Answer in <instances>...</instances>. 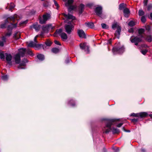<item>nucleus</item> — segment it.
Wrapping results in <instances>:
<instances>
[{
    "label": "nucleus",
    "instance_id": "9d476101",
    "mask_svg": "<svg viewBox=\"0 0 152 152\" xmlns=\"http://www.w3.org/2000/svg\"><path fill=\"white\" fill-rule=\"evenodd\" d=\"M102 7L100 6L96 7L95 9V12L96 15L101 18H102Z\"/></svg>",
    "mask_w": 152,
    "mask_h": 152
},
{
    "label": "nucleus",
    "instance_id": "864d4df0",
    "mask_svg": "<svg viewBox=\"0 0 152 152\" xmlns=\"http://www.w3.org/2000/svg\"><path fill=\"white\" fill-rule=\"evenodd\" d=\"M148 0H144V6H146L148 3Z\"/></svg>",
    "mask_w": 152,
    "mask_h": 152
},
{
    "label": "nucleus",
    "instance_id": "603ef678",
    "mask_svg": "<svg viewBox=\"0 0 152 152\" xmlns=\"http://www.w3.org/2000/svg\"><path fill=\"white\" fill-rule=\"evenodd\" d=\"M128 31L130 33H132L134 32V29L132 28H131L128 30Z\"/></svg>",
    "mask_w": 152,
    "mask_h": 152
},
{
    "label": "nucleus",
    "instance_id": "9b49d317",
    "mask_svg": "<svg viewBox=\"0 0 152 152\" xmlns=\"http://www.w3.org/2000/svg\"><path fill=\"white\" fill-rule=\"evenodd\" d=\"M41 45L39 44L36 43V42L31 41L28 45L27 46L28 47H34L38 49L39 48V46Z\"/></svg>",
    "mask_w": 152,
    "mask_h": 152
},
{
    "label": "nucleus",
    "instance_id": "4468645a",
    "mask_svg": "<svg viewBox=\"0 0 152 152\" xmlns=\"http://www.w3.org/2000/svg\"><path fill=\"white\" fill-rule=\"evenodd\" d=\"M18 54L21 57H23L25 56L26 52V48H21L18 49Z\"/></svg>",
    "mask_w": 152,
    "mask_h": 152
},
{
    "label": "nucleus",
    "instance_id": "e2e57ef3",
    "mask_svg": "<svg viewBox=\"0 0 152 152\" xmlns=\"http://www.w3.org/2000/svg\"><path fill=\"white\" fill-rule=\"evenodd\" d=\"M146 30H147L148 31H149L150 30V28L149 26H148V27H146Z\"/></svg>",
    "mask_w": 152,
    "mask_h": 152
},
{
    "label": "nucleus",
    "instance_id": "79ce46f5",
    "mask_svg": "<svg viewBox=\"0 0 152 152\" xmlns=\"http://www.w3.org/2000/svg\"><path fill=\"white\" fill-rule=\"evenodd\" d=\"M148 50L147 49H145L144 50H142L141 51V53L144 55H145L146 53L148 52Z\"/></svg>",
    "mask_w": 152,
    "mask_h": 152
},
{
    "label": "nucleus",
    "instance_id": "f03ea898",
    "mask_svg": "<svg viewBox=\"0 0 152 152\" xmlns=\"http://www.w3.org/2000/svg\"><path fill=\"white\" fill-rule=\"evenodd\" d=\"M65 2V5L68 7V10L69 12H70L72 11L75 10H77V6L76 5H71L73 3V0H63Z\"/></svg>",
    "mask_w": 152,
    "mask_h": 152
},
{
    "label": "nucleus",
    "instance_id": "2eb2a0df",
    "mask_svg": "<svg viewBox=\"0 0 152 152\" xmlns=\"http://www.w3.org/2000/svg\"><path fill=\"white\" fill-rule=\"evenodd\" d=\"M20 56L18 53L15 55L14 58L16 64H18L20 63L21 61Z\"/></svg>",
    "mask_w": 152,
    "mask_h": 152
},
{
    "label": "nucleus",
    "instance_id": "423d86ee",
    "mask_svg": "<svg viewBox=\"0 0 152 152\" xmlns=\"http://www.w3.org/2000/svg\"><path fill=\"white\" fill-rule=\"evenodd\" d=\"M132 36L130 38V41L132 43H134V45H137L138 43L142 40V38L144 37V36L141 35V37H139L137 36L134 37L133 38H132Z\"/></svg>",
    "mask_w": 152,
    "mask_h": 152
},
{
    "label": "nucleus",
    "instance_id": "5fc2aeb1",
    "mask_svg": "<svg viewBox=\"0 0 152 152\" xmlns=\"http://www.w3.org/2000/svg\"><path fill=\"white\" fill-rule=\"evenodd\" d=\"M123 124V123H119L118 124H117L116 125V126L118 127H120Z\"/></svg>",
    "mask_w": 152,
    "mask_h": 152
},
{
    "label": "nucleus",
    "instance_id": "0e129e2a",
    "mask_svg": "<svg viewBox=\"0 0 152 152\" xmlns=\"http://www.w3.org/2000/svg\"><path fill=\"white\" fill-rule=\"evenodd\" d=\"M141 151L142 152H146L144 148H142L141 149Z\"/></svg>",
    "mask_w": 152,
    "mask_h": 152
},
{
    "label": "nucleus",
    "instance_id": "a211bd4d",
    "mask_svg": "<svg viewBox=\"0 0 152 152\" xmlns=\"http://www.w3.org/2000/svg\"><path fill=\"white\" fill-rule=\"evenodd\" d=\"M64 16L67 19L71 20L72 21L75 19V17L69 13L67 14H64Z\"/></svg>",
    "mask_w": 152,
    "mask_h": 152
},
{
    "label": "nucleus",
    "instance_id": "4d7b16f0",
    "mask_svg": "<svg viewBox=\"0 0 152 152\" xmlns=\"http://www.w3.org/2000/svg\"><path fill=\"white\" fill-rule=\"evenodd\" d=\"M27 22V20L22 21L20 23V24H26Z\"/></svg>",
    "mask_w": 152,
    "mask_h": 152
},
{
    "label": "nucleus",
    "instance_id": "f704fd0d",
    "mask_svg": "<svg viewBox=\"0 0 152 152\" xmlns=\"http://www.w3.org/2000/svg\"><path fill=\"white\" fill-rule=\"evenodd\" d=\"M1 78L4 81H7L8 78V76L7 75H2L1 76Z\"/></svg>",
    "mask_w": 152,
    "mask_h": 152
},
{
    "label": "nucleus",
    "instance_id": "c9c22d12",
    "mask_svg": "<svg viewBox=\"0 0 152 152\" xmlns=\"http://www.w3.org/2000/svg\"><path fill=\"white\" fill-rule=\"evenodd\" d=\"M51 52L54 54H56L57 53V48H52L51 50Z\"/></svg>",
    "mask_w": 152,
    "mask_h": 152
},
{
    "label": "nucleus",
    "instance_id": "a878e982",
    "mask_svg": "<svg viewBox=\"0 0 152 152\" xmlns=\"http://www.w3.org/2000/svg\"><path fill=\"white\" fill-rule=\"evenodd\" d=\"M37 58L40 61H42L45 59L44 56L42 54H39L37 55Z\"/></svg>",
    "mask_w": 152,
    "mask_h": 152
},
{
    "label": "nucleus",
    "instance_id": "680f3d73",
    "mask_svg": "<svg viewBox=\"0 0 152 152\" xmlns=\"http://www.w3.org/2000/svg\"><path fill=\"white\" fill-rule=\"evenodd\" d=\"M57 36V30H56L54 34V36L56 37Z\"/></svg>",
    "mask_w": 152,
    "mask_h": 152
},
{
    "label": "nucleus",
    "instance_id": "a18cd8bd",
    "mask_svg": "<svg viewBox=\"0 0 152 152\" xmlns=\"http://www.w3.org/2000/svg\"><path fill=\"white\" fill-rule=\"evenodd\" d=\"M26 52H27L30 55H32V51L28 49L26 50Z\"/></svg>",
    "mask_w": 152,
    "mask_h": 152
},
{
    "label": "nucleus",
    "instance_id": "2f4dec72",
    "mask_svg": "<svg viewBox=\"0 0 152 152\" xmlns=\"http://www.w3.org/2000/svg\"><path fill=\"white\" fill-rule=\"evenodd\" d=\"M8 23V20H7V19L5 21L4 23L1 24L0 26V27L2 28H5L6 27L7 24V23Z\"/></svg>",
    "mask_w": 152,
    "mask_h": 152
},
{
    "label": "nucleus",
    "instance_id": "aec40b11",
    "mask_svg": "<svg viewBox=\"0 0 152 152\" xmlns=\"http://www.w3.org/2000/svg\"><path fill=\"white\" fill-rule=\"evenodd\" d=\"M123 12L124 16L126 18L129 17V15L130 13V11L127 8H125L123 10Z\"/></svg>",
    "mask_w": 152,
    "mask_h": 152
},
{
    "label": "nucleus",
    "instance_id": "8fccbe9b",
    "mask_svg": "<svg viewBox=\"0 0 152 152\" xmlns=\"http://www.w3.org/2000/svg\"><path fill=\"white\" fill-rule=\"evenodd\" d=\"M2 41H1L3 42L4 43H5L6 42V36L3 37L2 38Z\"/></svg>",
    "mask_w": 152,
    "mask_h": 152
},
{
    "label": "nucleus",
    "instance_id": "473e14b6",
    "mask_svg": "<svg viewBox=\"0 0 152 152\" xmlns=\"http://www.w3.org/2000/svg\"><path fill=\"white\" fill-rule=\"evenodd\" d=\"M45 44L46 46L49 47H50L52 45V42L50 40H47L45 42Z\"/></svg>",
    "mask_w": 152,
    "mask_h": 152
},
{
    "label": "nucleus",
    "instance_id": "5701e85b",
    "mask_svg": "<svg viewBox=\"0 0 152 152\" xmlns=\"http://www.w3.org/2000/svg\"><path fill=\"white\" fill-rule=\"evenodd\" d=\"M85 25L87 27L91 28H93L94 27V23L92 22H86L85 23Z\"/></svg>",
    "mask_w": 152,
    "mask_h": 152
},
{
    "label": "nucleus",
    "instance_id": "b1692460",
    "mask_svg": "<svg viewBox=\"0 0 152 152\" xmlns=\"http://www.w3.org/2000/svg\"><path fill=\"white\" fill-rule=\"evenodd\" d=\"M17 23L13 24L11 23L10 25H9L7 27V30H11L13 28H15L17 27Z\"/></svg>",
    "mask_w": 152,
    "mask_h": 152
},
{
    "label": "nucleus",
    "instance_id": "6ab92c4d",
    "mask_svg": "<svg viewBox=\"0 0 152 152\" xmlns=\"http://www.w3.org/2000/svg\"><path fill=\"white\" fill-rule=\"evenodd\" d=\"M61 39L63 41H66L68 37L67 34L64 32H62L59 34Z\"/></svg>",
    "mask_w": 152,
    "mask_h": 152
},
{
    "label": "nucleus",
    "instance_id": "ddd939ff",
    "mask_svg": "<svg viewBox=\"0 0 152 152\" xmlns=\"http://www.w3.org/2000/svg\"><path fill=\"white\" fill-rule=\"evenodd\" d=\"M52 29L51 24H48L45 26H44L42 27V30L45 32L47 33L49 29Z\"/></svg>",
    "mask_w": 152,
    "mask_h": 152
},
{
    "label": "nucleus",
    "instance_id": "4c0bfd02",
    "mask_svg": "<svg viewBox=\"0 0 152 152\" xmlns=\"http://www.w3.org/2000/svg\"><path fill=\"white\" fill-rule=\"evenodd\" d=\"M145 14V12L142 10H140L139 11V15L140 16H141L144 15Z\"/></svg>",
    "mask_w": 152,
    "mask_h": 152
},
{
    "label": "nucleus",
    "instance_id": "774afa93",
    "mask_svg": "<svg viewBox=\"0 0 152 152\" xmlns=\"http://www.w3.org/2000/svg\"><path fill=\"white\" fill-rule=\"evenodd\" d=\"M122 129L124 131L126 132V130L125 129L124 127H123L122 128Z\"/></svg>",
    "mask_w": 152,
    "mask_h": 152
},
{
    "label": "nucleus",
    "instance_id": "cd10ccee",
    "mask_svg": "<svg viewBox=\"0 0 152 152\" xmlns=\"http://www.w3.org/2000/svg\"><path fill=\"white\" fill-rule=\"evenodd\" d=\"M31 27L34 28L36 31H37L39 30L40 25L38 24H34Z\"/></svg>",
    "mask_w": 152,
    "mask_h": 152
},
{
    "label": "nucleus",
    "instance_id": "bb28decb",
    "mask_svg": "<svg viewBox=\"0 0 152 152\" xmlns=\"http://www.w3.org/2000/svg\"><path fill=\"white\" fill-rule=\"evenodd\" d=\"M20 37V33L18 32H15L13 38L17 40Z\"/></svg>",
    "mask_w": 152,
    "mask_h": 152
},
{
    "label": "nucleus",
    "instance_id": "a19ab883",
    "mask_svg": "<svg viewBox=\"0 0 152 152\" xmlns=\"http://www.w3.org/2000/svg\"><path fill=\"white\" fill-rule=\"evenodd\" d=\"M141 20L142 23H144L146 21V19L144 16H142L141 17Z\"/></svg>",
    "mask_w": 152,
    "mask_h": 152
},
{
    "label": "nucleus",
    "instance_id": "c03bdc74",
    "mask_svg": "<svg viewBox=\"0 0 152 152\" xmlns=\"http://www.w3.org/2000/svg\"><path fill=\"white\" fill-rule=\"evenodd\" d=\"M15 5L14 4L11 3L10 6L9 10H11L14 7Z\"/></svg>",
    "mask_w": 152,
    "mask_h": 152
},
{
    "label": "nucleus",
    "instance_id": "393cba45",
    "mask_svg": "<svg viewBox=\"0 0 152 152\" xmlns=\"http://www.w3.org/2000/svg\"><path fill=\"white\" fill-rule=\"evenodd\" d=\"M148 42H151L152 40V36L151 35H146L143 38Z\"/></svg>",
    "mask_w": 152,
    "mask_h": 152
},
{
    "label": "nucleus",
    "instance_id": "72a5a7b5",
    "mask_svg": "<svg viewBox=\"0 0 152 152\" xmlns=\"http://www.w3.org/2000/svg\"><path fill=\"white\" fill-rule=\"evenodd\" d=\"M0 57L1 59H5V55L4 52L1 51H0Z\"/></svg>",
    "mask_w": 152,
    "mask_h": 152
},
{
    "label": "nucleus",
    "instance_id": "7c9ffc66",
    "mask_svg": "<svg viewBox=\"0 0 152 152\" xmlns=\"http://www.w3.org/2000/svg\"><path fill=\"white\" fill-rule=\"evenodd\" d=\"M126 7V4L124 3L121 4L119 5V9L120 10H122L124 9Z\"/></svg>",
    "mask_w": 152,
    "mask_h": 152
},
{
    "label": "nucleus",
    "instance_id": "6e6552de",
    "mask_svg": "<svg viewBox=\"0 0 152 152\" xmlns=\"http://www.w3.org/2000/svg\"><path fill=\"white\" fill-rule=\"evenodd\" d=\"M64 28L65 31L67 34H71L73 30L74 26L72 24L68 23L65 26Z\"/></svg>",
    "mask_w": 152,
    "mask_h": 152
},
{
    "label": "nucleus",
    "instance_id": "e433bc0d",
    "mask_svg": "<svg viewBox=\"0 0 152 152\" xmlns=\"http://www.w3.org/2000/svg\"><path fill=\"white\" fill-rule=\"evenodd\" d=\"M128 24L130 26L132 27L135 25V23L133 20H131L129 22Z\"/></svg>",
    "mask_w": 152,
    "mask_h": 152
},
{
    "label": "nucleus",
    "instance_id": "20e7f679",
    "mask_svg": "<svg viewBox=\"0 0 152 152\" xmlns=\"http://www.w3.org/2000/svg\"><path fill=\"white\" fill-rule=\"evenodd\" d=\"M125 51V48L124 46L121 47L115 46L113 48L112 52L114 55L117 54H121Z\"/></svg>",
    "mask_w": 152,
    "mask_h": 152
},
{
    "label": "nucleus",
    "instance_id": "39448f33",
    "mask_svg": "<svg viewBox=\"0 0 152 152\" xmlns=\"http://www.w3.org/2000/svg\"><path fill=\"white\" fill-rule=\"evenodd\" d=\"M50 15L48 13L43 15L42 17L39 18V23L42 24L45 23L47 20L50 19Z\"/></svg>",
    "mask_w": 152,
    "mask_h": 152
},
{
    "label": "nucleus",
    "instance_id": "c756f323",
    "mask_svg": "<svg viewBox=\"0 0 152 152\" xmlns=\"http://www.w3.org/2000/svg\"><path fill=\"white\" fill-rule=\"evenodd\" d=\"M145 31V30L143 28H141L138 29V32L140 37H141V35H142V34L144 33Z\"/></svg>",
    "mask_w": 152,
    "mask_h": 152
},
{
    "label": "nucleus",
    "instance_id": "f3484780",
    "mask_svg": "<svg viewBox=\"0 0 152 152\" xmlns=\"http://www.w3.org/2000/svg\"><path fill=\"white\" fill-rule=\"evenodd\" d=\"M84 8V5L83 4H80L78 7V10L79 14L81 15L83 13Z\"/></svg>",
    "mask_w": 152,
    "mask_h": 152
},
{
    "label": "nucleus",
    "instance_id": "37998d69",
    "mask_svg": "<svg viewBox=\"0 0 152 152\" xmlns=\"http://www.w3.org/2000/svg\"><path fill=\"white\" fill-rule=\"evenodd\" d=\"M36 12V11L34 10H32L30 12V15H34Z\"/></svg>",
    "mask_w": 152,
    "mask_h": 152
},
{
    "label": "nucleus",
    "instance_id": "1a4fd4ad",
    "mask_svg": "<svg viewBox=\"0 0 152 152\" xmlns=\"http://www.w3.org/2000/svg\"><path fill=\"white\" fill-rule=\"evenodd\" d=\"M80 47L82 50H84L86 53H89V46L87 45L86 43H81L80 45Z\"/></svg>",
    "mask_w": 152,
    "mask_h": 152
},
{
    "label": "nucleus",
    "instance_id": "de8ad7c7",
    "mask_svg": "<svg viewBox=\"0 0 152 152\" xmlns=\"http://www.w3.org/2000/svg\"><path fill=\"white\" fill-rule=\"evenodd\" d=\"M71 61V59H70L69 58H68L65 61V62L66 64H67L70 63Z\"/></svg>",
    "mask_w": 152,
    "mask_h": 152
},
{
    "label": "nucleus",
    "instance_id": "c85d7f7f",
    "mask_svg": "<svg viewBox=\"0 0 152 152\" xmlns=\"http://www.w3.org/2000/svg\"><path fill=\"white\" fill-rule=\"evenodd\" d=\"M40 44L41 45L39 46V48H38V49L42 48L43 50H45L48 48V47L46 46L45 44Z\"/></svg>",
    "mask_w": 152,
    "mask_h": 152
},
{
    "label": "nucleus",
    "instance_id": "58836bf2",
    "mask_svg": "<svg viewBox=\"0 0 152 152\" xmlns=\"http://www.w3.org/2000/svg\"><path fill=\"white\" fill-rule=\"evenodd\" d=\"M101 26L102 28L103 29H107L108 28V26H107L106 24L104 23H102L101 24Z\"/></svg>",
    "mask_w": 152,
    "mask_h": 152
},
{
    "label": "nucleus",
    "instance_id": "dca6fc26",
    "mask_svg": "<svg viewBox=\"0 0 152 152\" xmlns=\"http://www.w3.org/2000/svg\"><path fill=\"white\" fill-rule=\"evenodd\" d=\"M28 61L27 59L24 58L21 61V63L18 66V68L19 69H25L24 68L22 67V66H24L26 65V63Z\"/></svg>",
    "mask_w": 152,
    "mask_h": 152
},
{
    "label": "nucleus",
    "instance_id": "13d9d810",
    "mask_svg": "<svg viewBox=\"0 0 152 152\" xmlns=\"http://www.w3.org/2000/svg\"><path fill=\"white\" fill-rule=\"evenodd\" d=\"M9 18L10 19L12 20H14L15 19L14 16H11Z\"/></svg>",
    "mask_w": 152,
    "mask_h": 152
},
{
    "label": "nucleus",
    "instance_id": "49530a36",
    "mask_svg": "<svg viewBox=\"0 0 152 152\" xmlns=\"http://www.w3.org/2000/svg\"><path fill=\"white\" fill-rule=\"evenodd\" d=\"M112 149L114 151V152H119V149L118 148H115L114 147H113Z\"/></svg>",
    "mask_w": 152,
    "mask_h": 152
},
{
    "label": "nucleus",
    "instance_id": "6e6d98bb",
    "mask_svg": "<svg viewBox=\"0 0 152 152\" xmlns=\"http://www.w3.org/2000/svg\"><path fill=\"white\" fill-rule=\"evenodd\" d=\"M62 30L61 29H59L58 30V33L60 34L62 32Z\"/></svg>",
    "mask_w": 152,
    "mask_h": 152
},
{
    "label": "nucleus",
    "instance_id": "338daca9",
    "mask_svg": "<svg viewBox=\"0 0 152 152\" xmlns=\"http://www.w3.org/2000/svg\"><path fill=\"white\" fill-rule=\"evenodd\" d=\"M102 152H107V150L105 148H103Z\"/></svg>",
    "mask_w": 152,
    "mask_h": 152
},
{
    "label": "nucleus",
    "instance_id": "f8f14e48",
    "mask_svg": "<svg viewBox=\"0 0 152 152\" xmlns=\"http://www.w3.org/2000/svg\"><path fill=\"white\" fill-rule=\"evenodd\" d=\"M77 33L80 38H86V35L84 31L82 29H78L77 30Z\"/></svg>",
    "mask_w": 152,
    "mask_h": 152
},
{
    "label": "nucleus",
    "instance_id": "69168bd1",
    "mask_svg": "<svg viewBox=\"0 0 152 152\" xmlns=\"http://www.w3.org/2000/svg\"><path fill=\"white\" fill-rule=\"evenodd\" d=\"M53 0V1H54V3L55 5L57 7V2L55 0Z\"/></svg>",
    "mask_w": 152,
    "mask_h": 152
},
{
    "label": "nucleus",
    "instance_id": "4be33fe9",
    "mask_svg": "<svg viewBox=\"0 0 152 152\" xmlns=\"http://www.w3.org/2000/svg\"><path fill=\"white\" fill-rule=\"evenodd\" d=\"M68 104L71 106L72 107H74L76 105V104L74 101L72 99H70L68 100L67 102Z\"/></svg>",
    "mask_w": 152,
    "mask_h": 152
},
{
    "label": "nucleus",
    "instance_id": "bf43d9fd",
    "mask_svg": "<svg viewBox=\"0 0 152 152\" xmlns=\"http://www.w3.org/2000/svg\"><path fill=\"white\" fill-rule=\"evenodd\" d=\"M4 43L2 42L1 41H0V46H3L4 44Z\"/></svg>",
    "mask_w": 152,
    "mask_h": 152
},
{
    "label": "nucleus",
    "instance_id": "f257e3e1",
    "mask_svg": "<svg viewBox=\"0 0 152 152\" xmlns=\"http://www.w3.org/2000/svg\"><path fill=\"white\" fill-rule=\"evenodd\" d=\"M116 120L115 119H107L106 122V125L103 129V132L107 134L112 130L113 134L118 133L119 132V129L115 128H113L112 129L111 127V125L113 124V123L115 122Z\"/></svg>",
    "mask_w": 152,
    "mask_h": 152
},
{
    "label": "nucleus",
    "instance_id": "7ed1b4c3",
    "mask_svg": "<svg viewBox=\"0 0 152 152\" xmlns=\"http://www.w3.org/2000/svg\"><path fill=\"white\" fill-rule=\"evenodd\" d=\"M112 27V28L114 30L117 28V29L115 33V35L118 39H119L120 37V33L121 31V27L120 26L118 25L116 23L113 24Z\"/></svg>",
    "mask_w": 152,
    "mask_h": 152
},
{
    "label": "nucleus",
    "instance_id": "0eeeda50",
    "mask_svg": "<svg viewBox=\"0 0 152 152\" xmlns=\"http://www.w3.org/2000/svg\"><path fill=\"white\" fill-rule=\"evenodd\" d=\"M148 115V114L147 112H143L137 113H132L131 114L130 116L138 117L139 118H142L146 117Z\"/></svg>",
    "mask_w": 152,
    "mask_h": 152
},
{
    "label": "nucleus",
    "instance_id": "ea45409f",
    "mask_svg": "<svg viewBox=\"0 0 152 152\" xmlns=\"http://www.w3.org/2000/svg\"><path fill=\"white\" fill-rule=\"evenodd\" d=\"M152 9V4H150L148 5L147 7V10L150 11Z\"/></svg>",
    "mask_w": 152,
    "mask_h": 152
},
{
    "label": "nucleus",
    "instance_id": "412c9836",
    "mask_svg": "<svg viewBox=\"0 0 152 152\" xmlns=\"http://www.w3.org/2000/svg\"><path fill=\"white\" fill-rule=\"evenodd\" d=\"M5 56L6 60L9 63L12 60V56L10 54H8L7 53H5Z\"/></svg>",
    "mask_w": 152,
    "mask_h": 152
},
{
    "label": "nucleus",
    "instance_id": "3c124183",
    "mask_svg": "<svg viewBox=\"0 0 152 152\" xmlns=\"http://www.w3.org/2000/svg\"><path fill=\"white\" fill-rule=\"evenodd\" d=\"M12 34L11 31H10L8 33H7L5 35V36H10Z\"/></svg>",
    "mask_w": 152,
    "mask_h": 152
},
{
    "label": "nucleus",
    "instance_id": "052dcab7",
    "mask_svg": "<svg viewBox=\"0 0 152 152\" xmlns=\"http://www.w3.org/2000/svg\"><path fill=\"white\" fill-rule=\"evenodd\" d=\"M37 36L36 37H35L34 38V42H36V43H37Z\"/></svg>",
    "mask_w": 152,
    "mask_h": 152
},
{
    "label": "nucleus",
    "instance_id": "09e8293b",
    "mask_svg": "<svg viewBox=\"0 0 152 152\" xmlns=\"http://www.w3.org/2000/svg\"><path fill=\"white\" fill-rule=\"evenodd\" d=\"M138 121V118H134L131 120V121L133 122H137Z\"/></svg>",
    "mask_w": 152,
    "mask_h": 152
}]
</instances>
